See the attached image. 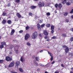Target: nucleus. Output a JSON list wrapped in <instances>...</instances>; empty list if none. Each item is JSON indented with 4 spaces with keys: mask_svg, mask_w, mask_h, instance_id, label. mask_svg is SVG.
<instances>
[{
    "mask_svg": "<svg viewBox=\"0 0 73 73\" xmlns=\"http://www.w3.org/2000/svg\"><path fill=\"white\" fill-rule=\"evenodd\" d=\"M37 37V33L35 32L32 35V38L33 39H36Z\"/></svg>",
    "mask_w": 73,
    "mask_h": 73,
    "instance_id": "nucleus-1",
    "label": "nucleus"
},
{
    "mask_svg": "<svg viewBox=\"0 0 73 73\" xmlns=\"http://www.w3.org/2000/svg\"><path fill=\"white\" fill-rule=\"evenodd\" d=\"M63 48H65V52L66 53H68L69 50V48H68V47H67L66 46L64 45L63 46Z\"/></svg>",
    "mask_w": 73,
    "mask_h": 73,
    "instance_id": "nucleus-2",
    "label": "nucleus"
},
{
    "mask_svg": "<svg viewBox=\"0 0 73 73\" xmlns=\"http://www.w3.org/2000/svg\"><path fill=\"white\" fill-rule=\"evenodd\" d=\"M38 5L39 7H44L45 4L44 3L39 2L38 3Z\"/></svg>",
    "mask_w": 73,
    "mask_h": 73,
    "instance_id": "nucleus-3",
    "label": "nucleus"
},
{
    "mask_svg": "<svg viewBox=\"0 0 73 73\" xmlns=\"http://www.w3.org/2000/svg\"><path fill=\"white\" fill-rule=\"evenodd\" d=\"M14 65L15 62L13 61L10 64L9 66V68H12V67H13V66H14Z\"/></svg>",
    "mask_w": 73,
    "mask_h": 73,
    "instance_id": "nucleus-4",
    "label": "nucleus"
},
{
    "mask_svg": "<svg viewBox=\"0 0 73 73\" xmlns=\"http://www.w3.org/2000/svg\"><path fill=\"white\" fill-rule=\"evenodd\" d=\"M29 37H30V35L28 34H27L25 36V40H27Z\"/></svg>",
    "mask_w": 73,
    "mask_h": 73,
    "instance_id": "nucleus-5",
    "label": "nucleus"
},
{
    "mask_svg": "<svg viewBox=\"0 0 73 73\" xmlns=\"http://www.w3.org/2000/svg\"><path fill=\"white\" fill-rule=\"evenodd\" d=\"M6 60L7 61H11V60H12V58L9 57H6Z\"/></svg>",
    "mask_w": 73,
    "mask_h": 73,
    "instance_id": "nucleus-6",
    "label": "nucleus"
},
{
    "mask_svg": "<svg viewBox=\"0 0 73 73\" xmlns=\"http://www.w3.org/2000/svg\"><path fill=\"white\" fill-rule=\"evenodd\" d=\"M37 26L38 29L40 30L41 29V26L40 25V24H37Z\"/></svg>",
    "mask_w": 73,
    "mask_h": 73,
    "instance_id": "nucleus-7",
    "label": "nucleus"
},
{
    "mask_svg": "<svg viewBox=\"0 0 73 73\" xmlns=\"http://www.w3.org/2000/svg\"><path fill=\"white\" fill-rule=\"evenodd\" d=\"M15 32V30L14 29H13L11 30V35H13V33H14Z\"/></svg>",
    "mask_w": 73,
    "mask_h": 73,
    "instance_id": "nucleus-8",
    "label": "nucleus"
},
{
    "mask_svg": "<svg viewBox=\"0 0 73 73\" xmlns=\"http://www.w3.org/2000/svg\"><path fill=\"white\" fill-rule=\"evenodd\" d=\"M17 15L18 18H21V17H22V18H23V17L21 16V15H20V14H19V13H17Z\"/></svg>",
    "mask_w": 73,
    "mask_h": 73,
    "instance_id": "nucleus-9",
    "label": "nucleus"
},
{
    "mask_svg": "<svg viewBox=\"0 0 73 73\" xmlns=\"http://www.w3.org/2000/svg\"><path fill=\"white\" fill-rule=\"evenodd\" d=\"M44 35H45V36H46V35H48V33H47V31H46V30L44 31Z\"/></svg>",
    "mask_w": 73,
    "mask_h": 73,
    "instance_id": "nucleus-10",
    "label": "nucleus"
},
{
    "mask_svg": "<svg viewBox=\"0 0 73 73\" xmlns=\"http://www.w3.org/2000/svg\"><path fill=\"white\" fill-rule=\"evenodd\" d=\"M6 22L7 21H5V20H3L2 22V24L3 25H4V24L6 23Z\"/></svg>",
    "mask_w": 73,
    "mask_h": 73,
    "instance_id": "nucleus-11",
    "label": "nucleus"
},
{
    "mask_svg": "<svg viewBox=\"0 0 73 73\" xmlns=\"http://www.w3.org/2000/svg\"><path fill=\"white\" fill-rule=\"evenodd\" d=\"M17 66H19L20 65V62L17 61L16 62L15 64Z\"/></svg>",
    "mask_w": 73,
    "mask_h": 73,
    "instance_id": "nucleus-12",
    "label": "nucleus"
},
{
    "mask_svg": "<svg viewBox=\"0 0 73 73\" xmlns=\"http://www.w3.org/2000/svg\"><path fill=\"white\" fill-rule=\"evenodd\" d=\"M58 7L60 9H61V8H62V5L60 3L58 5Z\"/></svg>",
    "mask_w": 73,
    "mask_h": 73,
    "instance_id": "nucleus-13",
    "label": "nucleus"
},
{
    "mask_svg": "<svg viewBox=\"0 0 73 73\" xmlns=\"http://www.w3.org/2000/svg\"><path fill=\"white\" fill-rule=\"evenodd\" d=\"M68 15V12H65L64 13V16H66Z\"/></svg>",
    "mask_w": 73,
    "mask_h": 73,
    "instance_id": "nucleus-14",
    "label": "nucleus"
},
{
    "mask_svg": "<svg viewBox=\"0 0 73 73\" xmlns=\"http://www.w3.org/2000/svg\"><path fill=\"white\" fill-rule=\"evenodd\" d=\"M20 60L21 62H23L24 61V58L22 56L21 57Z\"/></svg>",
    "mask_w": 73,
    "mask_h": 73,
    "instance_id": "nucleus-15",
    "label": "nucleus"
},
{
    "mask_svg": "<svg viewBox=\"0 0 73 73\" xmlns=\"http://www.w3.org/2000/svg\"><path fill=\"white\" fill-rule=\"evenodd\" d=\"M1 44L3 45H6V43L4 42H1Z\"/></svg>",
    "mask_w": 73,
    "mask_h": 73,
    "instance_id": "nucleus-16",
    "label": "nucleus"
},
{
    "mask_svg": "<svg viewBox=\"0 0 73 73\" xmlns=\"http://www.w3.org/2000/svg\"><path fill=\"white\" fill-rule=\"evenodd\" d=\"M7 23H8L9 24H11L12 23V21L10 20H9L7 21Z\"/></svg>",
    "mask_w": 73,
    "mask_h": 73,
    "instance_id": "nucleus-17",
    "label": "nucleus"
},
{
    "mask_svg": "<svg viewBox=\"0 0 73 73\" xmlns=\"http://www.w3.org/2000/svg\"><path fill=\"white\" fill-rule=\"evenodd\" d=\"M48 54H49V55L51 57H52V56H53V54H52V53L49 52V51H48Z\"/></svg>",
    "mask_w": 73,
    "mask_h": 73,
    "instance_id": "nucleus-18",
    "label": "nucleus"
},
{
    "mask_svg": "<svg viewBox=\"0 0 73 73\" xmlns=\"http://www.w3.org/2000/svg\"><path fill=\"white\" fill-rule=\"evenodd\" d=\"M34 64L35 66H38V64H37V63L36 61L34 62Z\"/></svg>",
    "mask_w": 73,
    "mask_h": 73,
    "instance_id": "nucleus-19",
    "label": "nucleus"
},
{
    "mask_svg": "<svg viewBox=\"0 0 73 73\" xmlns=\"http://www.w3.org/2000/svg\"><path fill=\"white\" fill-rule=\"evenodd\" d=\"M51 30H54V27L53 25L51 26Z\"/></svg>",
    "mask_w": 73,
    "mask_h": 73,
    "instance_id": "nucleus-20",
    "label": "nucleus"
},
{
    "mask_svg": "<svg viewBox=\"0 0 73 73\" xmlns=\"http://www.w3.org/2000/svg\"><path fill=\"white\" fill-rule=\"evenodd\" d=\"M35 60L36 61H39V57H36L35 58Z\"/></svg>",
    "mask_w": 73,
    "mask_h": 73,
    "instance_id": "nucleus-21",
    "label": "nucleus"
},
{
    "mask_svg": "<svg viewBox=\"0 0 73 73\" xmlns=\"http://www.w3.org/2000/svg\"><path fill=\"white\" fill-rule=\"evenodd\" d=\"M36 8V6H32L31 7V9H35V8Z\"/></svg>",
    "mask_w": 73,
    "mask_h": 73,
    "instance_id": "nucleus-22",
    "label": "nucleus"
},
{
    "mask_svg": "<svg viewBox=\"0 0 73 73\" xmlns=\"http://www.w3.org/2000/svg\"><path fill=\"white\" fill-rule=\"evenodd\" d=\"M62 36L65 37H66V34H64L62 35Z\"/></svg>",
    "mask_w": 73,
    "mask_h": 73,
    "instance_id": "nucleus-23",
    "label": "nucleus"
},
{
    "mask_svg": "<svg viewBox=\"0 0 73 73\" xmlns=\"http://www.w3.org/2000/svg\"><path fill=\"white\" fill-rule=\"evenodd\" d=\"M66 4L67 5H70V3L69 2H66Z\"/></svg>",
    "mask_w": 73,
    "mask_h": 73,
    "instance_id": "nucleus-24",
    "label": "nucleus"
},
{
    "mask_svg": "<svg viewBox=\"0 0 73 73\" xmlns=\"http://www.w3.org/2000/svg\"><path fill=\"white\" fill-rule=\"evenodd\" d=\"M19 70L20 71V72H23V69L21 68H19Z\"/></svg>",
    "mask_w": 73,
    "mask_h": 73,
    "instance_id": "nucleus-25",
    "label": "nucleus"
},
{
    "mask_svg": "<svg viewBox=\"0 0 73 73\" xmlns=\"http://www.w3.org/2000/svg\"><path fill=\"white\" fill-rule=\"evenodd\" d=\"M57 38V37L56 36H54L52 37V38H51L52 39H56Z\"/></svg>",
    "mask_w": 73,
    "mask_h": 73,
    "instance_id": "nucleus-26",
    "label": "nucleus"
},
{
    "mask_svg": "<svg viewBox=\"0 0 73 73\" xmlns=\"http://www.w3.org/2000/svg\"><path fill=\"white\" fill-rule=\"evenodd\" d=\"M7 6L8 7H11V3H8L7 4Z\"/></svg>",
    "mask_w": 73,
    "mask_h": 73,
    "instance_id": "nucleus-27",
    "label": "nucleus"
},
{
    "mask_svg": "<svg viewBox=\"0 0 73 73\" xmlns=\"http://www.w3.org/2000/svg\"><path fill=\"white\" fill-rule=\"evenodd\" d=\"M66 0H64L62 2V3L63 4H65L66 3Z\"/></svg>",
    "mask_w": 73,
    "mask_h": 73,
    "instance_id": "nucleus-28",
    "label": "nucleus"
},
{
    "mask_svg": "<svg viewBox=\"0 0 73 73\" xmlns=\"http://www.w3.org/2000/svg\"><path fill=\"white\" fill-rule=\"evenodd\" d=\"M27 45L28 46H31V44L29 43V42H28L27 43Z\"/></svg>",
    "mask_w": 73,
    "mask_h": 73,
    "instance_id": "nucleus-29",
    "label": "nucleus"
},
{
    "mask_svg": "<svg viewBox=\"0 0 73 73\" xmlns=\"http://www.w3.org/2000/svg\"><path fill=\"white\" fill-rule=\"evenodd\" d=\"M46 26L47 27H50V24H47L46 25Z\"/></svg>",
    "mask_w": 73,
    "mask_h": 73,
    "instance_id": "nucleus-30",
    "label": "nucleus"
},
{
    "mask_svg": "<svg viewBox=\"0 0 73 73\" xmlns=\"http://www.w3.org/2000/svg\"><path fill=\"white\" fill-rule=\"evenodd\" d=\"M45 26V24H43L41 26V28H43Z\"/></svg>",
    "mask_w": 73,
    "mask_h": 73,
    "instance_id": "nucleus-31",
    "label": "nucleus"
},
{
    "mask_svg": "<svg viewBox=\"0 0 73 73\" xmlns=\"http://www.w3.org/2000/svg\"><path fill=\"white\" fill-rule=\"evenodd\" d=\"M30 27L28 26H27L26 27V30H28V29H29L30 28Z\"/></svg>",
    "mask_w": 73,
    "mask_h": 73,
    "instance_id": "nucleus-32",
    "label": "nucleus"
},
{
    "mask_svg": "<svg viewBox=\"0 0 73 73\" xmlns=\"http://www.w3.org/2000/svg\"><path fill=\"white\" fill-rule=\"evenodd\" d=\"M53 60V56H51V58H50V61H52Z\"/></svg>",
    "mask_w": 73,
    "mask_h": 73,
    "instance_id": "nucleus-33",
    "label": "nucleus"
},
{
    "mask_svg": "<svg viewBox=\"0 0 73 73\" xmlns=\"http://www.w3.org/2000/svg\"><path fill=\"white\" fill-rule=\"evenodd\" d=\"M3 45H1L0 46V48L1 49H2V48H4V46Z\"/></svg>",
    "mask_w": 73,
    "mask_h": 73,
    "instance_id": "nucleus-34",
    "label": "nucleus"
},
{
    "mask_svg": "<svg viewBox=\"0 0 73 73\" xmlns=\"http://www.w3.org/2000/svg\"><path fill=\"white\" fill-rule=\"evenodd\" d=\"M4 60H0V63H3V62H4Z\"/></svg>",
    "mask_w": 73,
    "mask_h": 73,
    "instance_id": "nucleus-35",
    "label": "nucleus"
},
{
    "mask_svg": "<svg viewBox=\"0 0 73 73\" xmlns=\"http://www.w3.org/2000/svg\"><path fill=\"white\" fill-rule=\"evenodd\" d=\"M17 3H19L20 1V0H15Z\"/></svg>",
    "mask_w": 73,
    "mask_h": 73,
    "instance_id": "nucleus-36",
    "label": "nucleus"
},
{
    "mask_svg": "<svg viewBox=\"0 0 73 73\" xmlns=\"http://www.w3.org/2000/svg\"><path fill=\"white\" fill-rule=\"evenodd\" d=\"M55 7L56 8H57V7H58V4L57 3L55 5Z\"/></svg>",
    "mask_w": 73,
    "mask_h": 73,
    "instance_id": "nucleus-37",
    "label": "nucleus"
},
{
    "mask_svg": "<svg viewBox=\"0 0 73 73\" xmlns=\"http://www.w3.org/2000/svg\"><path fill=\"white\" fill-rule=\"evenodd\" d=\"M46 15L47 16H50V13H46Z\"/></svg>",
    "mask_w": 73,
    "mask_h": 73,
    "instance_id": "nucleus-38",
    "label": "nucleus"
},
{
    "mask_svg": "<svg viewBox=\"0 0 73 73\" xmlns=\"http://www.w3.org/2000/svg\"><path fill=\"white\" fill-rule=\"evenodd\" d=\"M3 16H6V15H7V13H3Z\"/></svg>",
    "mask_w": 73,
    "mask_h": 73,
    "instance_id": "nucleus-39",
    "label": "nucleus"
},
{
    "mask_svg": "<svg viewBox=\"0 0 73 73\" xmlns=\"http://www.w3.org/2000/svg\"><path fill=\"white\" fill-rule=\"evenodd\" d=\"M69 55H70V56H73V53H70L69 54Z\"/></svg>",
    "mask_w": 73,
    "mask_h": 73,
    "instance_id": "nucleus-40",
    "label": "nucleus"
},
{
    "mask_svg": "<svg viewBox=\"0 0 73 73\" xmlns=\"http://www.w3.org/2000/svg\"><path fill=\"white\" fill-rule=\"evenodd\" d=\"M15 52L17 54H18L19 53V50H17L15 51Z\"/></svg>",
    "mask_w": 73,
    "mask_h": 73,
    "instance_id": "nucleus-41",
    "label": "nucleus"
},
{
    "mask_svg": "<svg viewBox=\"0 0 73 73\" xmlns=\"http://www.w3.org/2000/svg\"><path fill=\"white\" fill-rule=\"evenodd\" d=\"M38 22L39 23H42V21L41 20H39L38 21Z\"/></svg>",
    "mask_w": 73,
    "mask_h": 73,
    "instance_id": "nucleus-42",
    "label": "nucleus"
},
{
    "mask_svg": "<svg viewBox=\"0 0 73 73\" xmlns=\"http://www.w3.org/2000/svg\"><path fill=\"white\" fill-rule=\"evenodd\" d=\"M23 30H21L19 31V32L20 33H23Z\"/></svg>",
    "mask_w": 73,
    "mask_h": 73,
    "instance_id": "nucleus-43",
    "label": "nucleus"
},
{
    "mask_svg": "<svg viewBox=\"0 0 73 73\" xmlns=\"http://www.w3.org/2000/svg\"><path fill=\"white\" fill-rule=\"evenodd\" d=\"M65 21L66 22V23H68L69 22V20L68 19H66L65 20Z\"/></svg>",
    "mask_w": 73,
    "mask_h": 73,
    "instance_id": "nucleus-44",
    "label": "nucleus"
},
{
    "mask_svg": "<svg viewBox=\"0 0 73 73\" xmlns=\"http://www.w3.org/2000/svg\"><path fill=\"white\" fill-rule=\"evenodd\" d=\"M70 13H73V9H72L71 11L70 12Z\"/></svg>",
    "mask_w": 73,
    "mask_h": 73,
    "instance_id": "nucleus-45",
    "label": "nucleus"
},
{
    "mask_svg": "<svg viewBox=\"0 0 73 73\" xmlns=\"http://www.w3.org/2000/svg\"><path fill=\"white\" fill-rule=\"evenodd\" d=\"M54 30H51L52 31H51V33H54Z\"/></svg>",
    "mask_w": 73,
    "mask_h": 73,
    "instance_id": "nucleus-46",
    "label": "nucleus"
},
{
    "mask_svg": "<svg viewBox=\"0 0 73 73\" xmlns=\"http://www.w3.org/2000/svg\"><path fill=\"white\" fill-rule=\"evenodd\" d=\"M13 47H14V46H13V45H12V46L10 48V49H12Z\"/></svg>",
    "mask_w": 73,
    "mask_h": 73,
    "instance_id": "nucleus-47",
    "label": "nucleus"
},
{
    "mask_svg": "<svg viewBox=\"0 0 73 73\" xmlns=\"http://www.w3.org/2000/svg\"><path fill=\"white\" fill-rule=\"evenodd\" d=\"M48 38V36H46L44 37V38L46 39V38Z\"/></svg>",
    "mask_w": 73,
    "mask_h": 73,
    "instance_id": "nucleus-48",
    "label": "nucleus"
},
{
    "mask_svg": "<svg viewBox=\"0 0 73 73\" xmlns=\"http://www.w3.org/2000/svg\"><path fill=\"white\" fill-rule=\"evenodd\" d=\"M71 41H73V37H72L71 38Z\"/></svg>",
    "mask_w": 73,
    "mask_h": 73,
    "instance_id": "nucleus-49",
    "label": "nucleus"
},
{
    "mask_svg": "<svg viewBox=\"0 0 73 73\" xmlns=\"http://www.w3.org/2000/svg\"><path fill=\"white\" fill-rule=\"evenodd\" d=\"M29 15H30V16H31L32 15H33V14L31 13H29Z\"/></svg>",
    "mask_w": 73,
    "mask_h": 73,
    "instance_id": "nucleus-50",
    "label": "nucleus"
},
{
    "mask_svg": "<svg viewBox=\"0 0 73 73\" xmlns=\"http://www.w3.org/2000/svg\"><path fill=\"white\" fill-rule=\"evenodd\" d=\"M46 41H49V38H48L47 39H46Z\"/></svg>",
    "mask_w": 73,
    "mask_h": 73,
    "instance_id": "nucleus-51",
    "label": "nucleus"
},
{
    "mask_svg": "<svg viewBox=\"0 0 73 73\" xmlns=\"http://www.w3.org/2000/svg\"><path fill=\"white\" fill-rule=\"evenodd\" d=\"M40 66H44V65L41 64H40Z\"/></svg>",
    "mask_w": 73,
    "mask_h": 73,
    "instance_id": "nucleus-52",
    "label": "nucleus"
},
{
    "mask_svg": "<svg viewBox=\"0 0 73 73\" xmlns=\"http://www.w3.org/2000/svg\"><path fill=\"white\" fill-rule=\"evenodd\" d=\"M44 50H41L40 51V53H42V52H43V51Z\"/></svg>",
    "mask_w": 73,
    "mask_h": 73,
    "instance_id": "nucleus-53",
    "label": "nucleus"
},
{
    "mask_svg": "<svg viewBox=\"0 0 73 73\" xmlns=\"http://www.w3.org/2000/svg\"><path fill=\"white\" fill-rule=\"evenodd\" d=\"M54 63V61H53L52 62L51 64H53Z\"/></svg>",
    "mask_w": 73,
    "mask_h": 73,
    "instance_id": "nucleus-54",
    "label": "nucleus"
},
{
    "mask_svg": "<svg viewBox=\"0 0 73 73\" xmlns=\"http://www.w3.org/2000/svg\"><path fill=\"white\" fill-rule=\"evenodd\" d=\"M32 58H33V59L34 58H35V56H32Z\"/></svg>",
    "mask_w": 73,
    "mask_h": 73,
    "instance_id": "nucleus-55",
    "label": "nucleus"
},
{
    "mask_svg": "<svg viewBox=\"0 0 73 73\" xmlns=\"http://www.w3.org/2000/svg\"><path fill=\"white\" fill-rule=\"evenodd\" d=\"M71 31H72V32H73V28H71Z\"/></svg>",
    "mask_w": 73,
    "mask_h": 73,
    "instance_id": "nucleus-56",
    "label": "nucleus"
},
{
    "mask_svg": "<svg viewBox=\"0 0 73 73\" xmlns=\"http://www.w3.org/2000/svg\"><path fill=\"white\" fill-rule=\"evenodd\" d=\"M50 3H48V6H49V5H50Z\"/></svg>",
    "mask_w": 73,
    "mask_h": 73,
    "instance_id": "nucleus-57",
    "label": "nucleus"
},
{
    "mask_svg": "<svg viewBox=\"0 0 73 73\" xmlns=\"http://www.w3.org/2000/svg\"><path fill=\"white\" fill-rule=\"evenodd\" d=\"M61 66H62V67H64V65H63V64H61Z\"/></svg>",
    "mask_w": 73,
    "mask_h": 73,
    "instance_id": "nucleus-58",
    "label": "nucleus"
},
{
    "mask_svg": "<svg viewBox=\"0 0 73 73\" xmlns=\"http://www.w3.org/2000/svg\"><path fill=\"white\" fill-rule=\"evenodd\" d=\"M39 36H40V37L41 36V34H39Z\"/></svg>",
    "mask_w": 73,
    "mask_h": 73,
    "instance_id": "nucleus-59",
    "label": "nucleus"
},
{
    "mask_svg": "<svg viewBox=\"0 0 73 73\" xmlns=\"http://www.w3.org/2000/svg\"><path fill=\"white\" fill-rule=\"evenodd\" d=\"M12 73H17V72H12Z\"/></svg>",
    "mask_w": 73,
    "mask_h": 73,
    "instance_id": "nucleus-60",
    "label": "nucleus"
},
{
    "mask_svg": "<svg viewBox=\"0 0 73 73\" xmlns=\"http://www.w3.org/2000/svg\"><path fill=\"white\" fill-rule=\"evenodd\" d=\"M12 52H10L9 54H12Z\"/></svg>",
    "mask_w": 73,
    "mask_h": 73,
    "instance_id": "nucleus-61",
    "label": "nucleus"
},
{
    "mask_svg": "<svg viewBox=\"0 0 73 73\" xmlns=\"http://www.w3.org/2000/svg\"><path fill=\"white\" fill-rule=\"evenodd\" d=\"M45 73H48V72H47V71H45Z\"/></svg>",
    "mask_w": 73,
    "mask_h": 73,
    "instance_id": "nucleus-62",
    "label": "nucleus"
},
{
    "mask_svg": "<svg viewBox=\"0 0 73 73\" xmlns=\"http://www.w3.org/2000/svg\"><path fill=\"white\" fill-rule=\"evenodd\" d=\"M70 73H73V72L72 71H70Z\"/></svg>",
    "mask_w": 73,
    "mask_h": 73,
    "instance_id": "nucleus-63",
    "label": "nucleus"
},
{
    "mask_svg": "<svg viewBox=\"0 0 73 73\" xmlns=\"http://www.w3.org/2000/svg\"><path fill=\"white\" fill-rule=\"evenodd\" d=\"M71 17H72V18H73V15H72V16H71Z\"/></svg>",
    "mask_w": 73,
    "mask_h": 73,
    "instance_id": "nucleus-64",
    "label": "nucleus"
}]
</instances>
